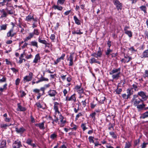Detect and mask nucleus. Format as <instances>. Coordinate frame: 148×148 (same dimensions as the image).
<instances>
[{
    "label": "nucleus",
    "instance_id": "1",
    "mask_svg": "<svg viewBox=\"0 0 148 148\" xmlns=\"http://www.w3.org/2000/svg\"><path fill=\"white\" fill-rule=\"evenodd\" d=\"M121 70L120 68L114 69L110 72V74L112 75V77L113 79L117 80L120 77Z\"/></svg>",
    "mask_w": 148,
    "mask_h": 148
},
{
    "label": "nucleus",
    "instance_id": "2",
    "mask_svg": "<svg viewBox=\"0 0 148 148\" xmlns=\"http://www.w3.org/2000/svg\"><path fill=\"white\" fill-rule=\"evenodd\" d=\"M142 101V100L140 99H139L137 96L134 95L133 98L132 99V102L134 106H137Z\"/></svg>",
    "mask_w": 148,
    "mask_h": 148
},
{
    "label": "nucleus",
    "instance_id": "3",
    "mask_svg": "<svg viewBox=\"0 0 148 148\" xmlns=\"http://www.w3.org/2000/svg\"><path fill=\"white\" fill-rule=\"evenodd\" d=\"M53 104L54 106L53 109L55 111L54 117H56V115H57V114H60L58 110V107L60 104L56 102H54Z\"/></svg>",
    "mask_w": 148,
    "mask_h": 148
},
{
    "label": "nucleus",
    "instance_id": "4",
    "mask_svg": "<svg viewBox=\"0 0 148 148\" xmlns=\"http://www.w3.org/2000/svg\"><path fill=\"white\" fill-rule=\"evenodd\" d=\"M25 20L27 22H30L32 21H33L35 22H37V18H34L33 15L29 14L26 17Z\"/></svg>",
    "mask_w": 148,
    "mask_h": 148
},
{
    "label": "nucleus",
    "instance_id": "5",
    "mask_svg": "<svg viewBox=\"0 0 148 148\" xmlns=\"http://www.w3.org/2000/svg\"><path fill=\"white\" fill-rule=\"evenodd\" d=\"M113 2L116 6V8L118 11L121 10L122 8V4L120 3L119 0H113Z\"/></svg>",
    "mask_w": 148,
    "mask_h": 148
},
{
    "label": "nucleus",
    "instance_id": "6",
    "mask_svg": "<svg viewBox=\"0 0 148 148\" xmlns=\"http://www.w3.org/2000/svg\"><path fill=\"white\" fill-rule=\"evenodd\" d=\"M102 55V52L100 47H99V50L97 53L94 52L91 54V56L96 58L101 57Z\"/></svg>",
    "mask_w": 148,
    "mask_h": 148
},
{
    "label": "nucleus",
    "instance_id": "7",
    "mask_svg": "<svg viewBox=\"0 0 148 148\" xmlns=\"http://www.w3.org/2000/svg\"><path fill=\"white\" fill-rule=\"evenodd\" d=\"M33 73L32 72H29L28 75L24 77L23 80L24 82L25 83L30 81L32 79Z\"/></svg>",
    "mask_w": 148,
    "mask_h": 148
},
{
    "label": "nucleus",
    "instance_id": "8",
    "mask_svg": "<svg viewBox=\"0 0 148 148\" xmlns=\"http://www.w3.org/2000/svg\"><path fill=\"white\" fill-rule=\"evenodd\" d=\"M81 85H76L75 86L74 89L79 94H82L84 93V89L81 87Z\"/></svg>",
    "mask_w": 148,
    "mask_h": 148
},
{
    "label": "nucleus",
    "instance_id": "9",
    "mask_svg": "<svg viewBox=\"0 0 148 148\" xmlns=\"http://www.w3.org/2000/svg\"><path fill=\"white\" fill-rule=\"evenodd\" d=\"M65 101H70L73 103L75 102L76 101L75 94H73L69 97H66L65 98Z\"/></svg>",
    "mask_w": 148,
    "mask_h": 148
},
{
    "label": "nucleus",
    "instance_id": "10",
    "mask_svg": "<svg viewBox=\"0 0 148 148\" xmlns=\"http://www.w3.org/2000/svg\"><path fill=\"white\" fill-rule=\"evenodd\" d=\"M57 94V92L55 90L50 89L48 92V95L50 97H54Z\"/></svg>",
    "mask_w": 148,
    "mask_h": 148
},
{
    "label": "nucleus",
    "instance_id": "11",
    "mask_svg": "<svg viewBox=\"0 0 148 148\" xmlns=\"http://www.w3.org/2000/svg\"><path fill=\"white\" fill-rule=\"evenodd\" d=\"M132 59V58L131 57L126 55V56H125L124 58L122 59L121 61L125 63L128 62Z\"/></svg>",
    "mask_w": 148,
    "mask_h": 148
},
{
    "label": "nucleus",
    "instance_id": "12",
    "mask_svg": "<svg viewBox=\"0 0 148 148\" xmlns=\"http://www.w3.org/2000/svg\"><path fill=\"white\" fill-rule=\"evenodd\" d=\"M59 118L60 119V122L61 123L60 124V126L61 127H63L64 126L65 123H66V120L62 116L61 114H59Z\"/></svg>",
    "mask_w": 148,
    "mask_h": 148
},
{
    "label": "nucleus",
    "instance_id": "13",
    "mask_svg": "<svg viewBox=\"0 0 148 148\" xmlns=\"http://www.w3.org/2000/svg\"><path fill=\"white\" fill-rule=\"evenodd\" d=\"M21 146V145L20 141L18 140L15 141L13 144V148H19Z\"/></svg>",
    "mask_w": 148,
    "mask_h": 148
},
{
    "label": "nucleus",
    "instance_id": "14",
    "mask_svg": "<svg viewBox=\"0 0 148 148\" xmlns=\"http://www.w3.org/2000/svg\"><path fill=\"white\" fill-rule=\"evenodd\" d=\"M28 43L24 41H22L19 42V45L21 46L22 49H23L27 47Z\"/></svg>",
    "mask_w": 148,
    "mask_h": 148
},
{
    "label": "nucleus",
    "instance_id": "15",
    "mask_svg": "<svg viewBox=\"0 0 148 148\" xmlns=\"http://www.w3.org/2000/svg\"><path fill=\"white\" fill-rule=\"evenodd\" d=\"M72 33L73 35L75 34L77 35H81L83 34V32H81V30L79 29H75L74 30H73L72 32Z\"/></svg>",
    "mask_w": 148,
    "mask_h": 148
},
{
    "label": "nucleus",
    "instance_id": "16",
    "mask_svg": "<svg viewBox=\"0 0 148 148\" xmlns=\"http://www.w3.org/2000/svg\"><path fill=\"white\" fill-rule=\"evenodd\" d=\"M16 131L18 133L22 134L25 131V129L23 127H21L19 128H16Z\"/></svg>",
    "mask_w": 148,
    "mask_h": 148
},
{
    "label": "nucleus",
    "instance_id": "17",
    "mask_svg": "<svg viewBox=\"0 0 148 148\" xmlns=\"http://www.w3.org/2000/svg\"><path fill=\"white\" fill-rule=\"evenodd\" d=\"M18 108L17 109L18 111H25L26 110L25 108L22 106L20 103L17 104Z\"/></svg>",
    "mask_w": 148,
    "mask_h": 148
},
{
    "label": "nucleus",
    "instance_id": "18",
    "mask_svg": "<svg viewBox=\"0 0 148 148\" xmlns=\"http://www.w3.org/2000/svg\"><path fill=\"white\" fill-rule=\"evenodd\" d=\"M5 10L7 12L8 14L12 15L14 13V12L13 9L11 8L10 9L8 7L6 8L5 9Z\"/></svg>",
    "mask_w": 148,
    "mask_h": 148
},
{
    "label": "nucleus",
    "instance_id": "19",
    "mask_svg": "<svg viewBox=\"0 0 148 148\" xmlns=\"http://www.w3.org/2000/svg\"><path fill=\"white\" fill-rule=\"evenodd\" d=\"M138 95L141 97L143 99H145L146 98V93L143 91H140L138 92Z\"/></svg>",
    "mask_w": 148,
    "mask_h": 148
},
{
    "label": "nucleus",
    "instance_id": "20",
    "mask_svg": "<svg viewBox=\"0 0 148 148\" xmlns=\"http://www.w3.org/2000/svg\"><path fill=\"white\" fill-rule=\"evenodd\" d=\"M45 87H43L40 88V90L42 91V93L41 94V93H39L38 94V95L37 97V98L38 100L40 97L41 96L45 94Z\"/></svg>",
    "mask_w": 148,
    "mask_h": 148
},
{
    "label": "nucleus",
    "instance_id": "21",
    "mask_svg": "<svg viewBox=\"0 0 148 148\" xmlns=\"http://www.w3.org/2000/svg\"><path fill=\"white\" fill-rule=\"evenodd\" d=\"M40 60V57L39 54H37L35 56V58L33 62L35 63H37Z\"/></svg>",
    "mask_w": 148,
    "mask_h": 148
},
{
    "label": "nucleus",
    "instance_id": "22",
    "mask_svg": "<svg viewBox=\"0 0 148 148\" xmlns=\"http://www.w3.org/2000/svg\"><path fill=\"white\" fill-rule=\"evenodd\" d=\"M73 57L71 55L69 58L67 59V60L69 61V66H72L73 64Z\"/></svg>",
    "mask_w": 148,
    "mask_h": 148
},
{
    "label": "nucleus",
    "instance_id": "23",
    "mask_svg": "<svg viewBox=\"0 0 148 148\" xmlns=\"http://www.w3.org/2000/svg\"><path fill=\"white\" fill-rule=\"evenodd\" d=\"M44 123L45 121H43L41 123L36 124H35V125L36 126L38 127H39V128L41 129L44 130L45 128L44 126Z\"/></svg>",
    "mask_w": 148,
    "mask_h": 148
},
{
    "label": "nucleus",
    "instance_id": "24",
    "mask_svg": "<svg viewBox=\"0 0 148 148\" xmlns=\"http://www.w3.org/2000/svg\"><path fill=\"white\" fill-rule=\"evenodd\" d=\"M5 9H3L0 10L2 14L1 16V18L6 17L8 16V13L5 11Z\"/></svg>",
    "mask_w": 148,
    "mask_h": 148
},
{
    "label": "nucleus",
    "instance_id": "25",
    "mask_svg": "<svg viewBox=\"0 0 148 148\" xmlns=\"http://www.w3.org/2000/svg\"><path fill=\"white\" fill-rule=\"evenodd\" d=\"M127 92L128 97H130V96L133 94V91L132 88H128L127 90Z\"/></svg>",
    "mask_w": 148,
    "mask_h": 148
},
{
    "label": "nucleus",
    "instance_id": "26",
    "mask_svg": "<svg viewBox=\"0 0 148 148\" xmlns=\"http://www.w3.org/2000/svg\"><path fill=\"white\" fill-rule=\"evenodd\" d=\"M33 33H30L29 34V35L27 36L26 38L24 39V41H27L29 40H30L34 36Z\"/></svg>",
    "mask_w": 148,
    "mask_h": 148
},
{
    "label": "nucleus",
    "instance_id": "27",
    "mask_svg": "<svg viewBox=\"0 0 148 148\" xmlns=\"http://www.w3.org/2000/svg\"><path fill=\"white\" fill-rule=\"evenodd\" d=\"M59 5H54L52 6V8L55 10L57 9L60 11H61L63 9V8L61 6H59Z\"/></svg>",
    "mask_w": 148,
    "mask_h": 148
},
{
    "label": "nucleus",
    "instance_id": "28",
    "mask_svg": "<svg viewBox=\"0 0 148 148\" xmlns=\"http://www.w3.org/2000/svg\"><path fill=\"white\" fill-rule=\"evenodd\" d=\"M90 62L91 64H92L93 63H97L99 64H100V62L98 61H97L94 58H91L90 60Z\"/></svg>",
    "mask_w": 148,
    "mask_h": 148
},
{
    "label": "nucleus",
    "instance_id": "29",
    "mask_svg": "<svg viewBox=\"0 0 148 148\" xmlns=\"http://www.w3.org/2000/svg\"><path fill=\"white\" fill-rule=\"evenodd\" d=\"M57 137V135L56 132H54L51 134L50 138L52 140H55Z\"/></svg>",
    "mask_w": 148,
    "mask_h": 148
},
{
    "label": "nucleus",
    "instance_id": "30",
    "mask_svg": "<svg viewBox=\"0 0 148 148\" xmlns=\"http://www.w3.org/2000/svg\"><path fill=\"white\" fill-rule=\"evenodd\" d=\"M31 46L35 47L36 48L38 47V42L35 41H32L30 42L29 44Z\"/></svg>",
    "mask_w": 148,
    "mask_h": 148
},
{
    "label": "nucleus",
    "instance_id": "31",
    "mask_svg": "<svg viewBox=\"0 0 148 148\" xmlns=\"http://www.w3.org/2000/svg\"><path fill=\"white\" fill-rule=\"evenodd\" d=\"M73 18L75 23L77 25H80L81 24L80 21L78 18L76 16H74Z\"/></svg>",
    "mask_w": 148,
    "mask_h": 148
},
{
    "label": "nucleus",
    "instance_id": "32",
    "mask_svg": "<svg viewBox=\"0 0 148 148\" xmlns=\"http://www.w3.org/2000/svg\"><path fill=\"white\" fill-rule=\"evenodd\" d=\"M145 106V105L143 103L141 104L138 105L136 106L137 108L139 110H142Z\"/></svg>",
    "mask_w": 148,
    "mask_h": 148
},
{
    "label": "nucleus",
    "instance_id": "33",
    "mask_svg": "<svg viewBox=\"0 0 148 148\" xmlns=\"http://www.w3.org/2000/svg\"><path fill=\"white\" fill-rule=\"evenodd\" d=\"M140 117L141 118L143 119H144L148 117V111L142 114Z\"/></svg>",
    "mask_w": 148,
    "mask_h": 148
},
{
    "label": "nucleus",
    "instance_id": "34",
    "mask_svg": "<svg viewBox=\"0 0 148 148\" xmlns=\"http://www.w3.org/2000/svg\"><path fill=\"white\" fill-rule=\"evenodd\" d=\"M3 116L5 118L4 119V121L6 122H9L10 121L11 119L10 118L7 117V113L3 115Z\"/></svg>",
    "mask_w": 148,
    "mask_h": 148
},
{
    "label": "nucleus",
    "instance_id": "35",
    "mask_svg": "<svg viewBox=\"0 0 148 148\" xmlns=\"http://www.w3.org/2000/svg\"><path fill=\"white\" fill-rule=\"evenodd\" d=\"M38 41L39 42L44 45L46 43V40H41L40 36L38 38Z\"/></svg>",
    "mask_w": 148,
    "mask_h": 148
},
{
    "label": "nucleus",
    "instance_id": "36",
    "mask_svg": "<svg viewBox=\"0 0 148 148\" xmlns=\"http://www.w3.org/2000/svg\"><path fill=\"white\" fill-rule=\"evenodd\" d=\"M143 57H148V49L145 51L143 53Z\"/></svg>",
    "mask_w": 148,
    "mask_h": 148
},
{
    "label": "nucleus",
    "instance_id": "37",
    "mask_svg": "<svg viewBox=\"0 0 148 148\" xmlns=\"http://www.w3.org/2000/svg\"><path fill=\"white\" fill-rule=\"evenodd\" d=\"M109 134L113 138L115 139L117 138V136L115 134V133L114 132H109Z\"/></svg>",
    "mask_w": 148,
    "mask_h": 148
},
{
    "label": "nucleus",
    "instance_id": "38",
    "mask_svg": "<svg viewBox=\"0 0 148 148\" xmlns=\"http://www.w3.org/2000/svg\"><path fill=\"white\" fill-rule=\"evenodd\" d=\"M13 32V29H11L7 33V36L8 37L11 36Z\"/></svg>",
    "mask_w": 148,
    "mask_h": 148
},
{
    "label": "nucleus",
    "instance_id": "39",
    "mask_svg": "<svg viewBox=\"0 0 148 148\" xmlns=\"http://www.w3.org/2000/svg\"><path fill=\"white\" fill-rule=\"evenodd\" d=\"M7 84H5L3 86V88L1 87L0 88V91H1V92H2L7 89Z\"/></svg>",
    "mask_w": 148,
    "mask_h": 148
},
{
    "label": "nucleus",
    "instance_id": "40",
    "mask_svg": "<svg viewBox=\"0 0 148 148\" xmlns=\"http://www.w3.org/2000/svg\"><path fill=\"white\" fill-rule=\"evenodd\" d=\"M65 0H58L57 4L58 5H62L64 3Z\"/></svg>",
    "mask_w": 148,
    "mask_h": 148
},
{
    "label": "nucleus",
    "instance_id": "41",
    "mask_svg": "<svg viewBox=\"0 0 148 148\" xmlns=\"http://www.w3.org/2000/svg\"><path fill=\"white\" fill-rule=\"evenodd\" d=\"M96 115V113L95 112H93L91 114H90V116L93 119V121H95V116Z\"/></svg>",
    "mask_w": 148,
    "mask_h": 148
},
{
    "label": "nucleus",
    "instance_id": "42",
    "mask_svg": "<svg viewBox=\"0 0 148 148\" xmlns=\"http://www.w3.org/2000/svg\"><path fill=\"white\" fill-rule=\"evenodd\" d=\"M124 32L126 34H127L129 37H131L132 36V33L130 31L128 30Z\"/></svg>",
    "mask_w": 148,
    "mask_h": 148
},
{
    "label": "nucleus",
    "instance_id": "43",
    "mask_svg": "<svg viewBox=\"0 0 148 148\" xmlns=\"http://www.w3.org/2000/svg\"><path fill=\"white\" fill-rule=\"evenodd\" d=\"M112 50L110 49L109 48H108L107 49L106 51V54L107 56H108L110 53L112 52Z\"/></svg>",
    "mask_w": 148,
    "mask_h": 148
},
{
    "label": "nucleus",
    "instance_id": "44",
    "mask_svg": "<svg viewBox=\"0 0 148 148\" xmlns=\"http://www.w3.org/2000/svg\"><path fill=\"white\" fill-rule=\"evenodd\" d=\"M71 126L72 127L71 129L73 130H75L77 128V126L73 124V123H71Z\"/></svg>",
    "mask_w": 148,
    "mask_h": 148
},
{
    "label": "nucleus",
    "instance_id": "45",
    "mask_svg": "<svg viewBox=\"0 0 148 148\" xmlns=\"http://www.w3.org/2000/svg\"><path fill=\"white\" fill-rule=\"evenodd\" d=\"M86 123H82L81 125V127L82 128L83 130L84 131L85 130L87 129V127H86Z\"/></svg>",
    "mask_w": 148,
    "mask_h": 148
},
{
    "label": "nucleus",
    "instance_id": "46",
    "mask_svg": "<svg viewBox=\"0 0 148 148\" xmlns=\"http://www.w3.org/2000/svg\"><path fill=\"white\" fill-rule=\"evenodd\" d=\"M131 143L128 142L126 143L124 148H129L131 146Z\"/></svg>",
    "mask_w": 148,
    "mask_h": 148
},
{
    "label": "nucleus",
    "instance_id": "47",
    "mask_svg": "<svg viewBox=\"0 0 148 148\" xmlns=\"http://www.w3.org/2000/svg\"><path fill=\"white\" fill-rule=\"evenodd\" d=\"M140 8L142 11H144L145 13H147L146 7L145 6H142L140 7Z\"/></svg>",
    "mask_w": 148,
    "mask_h": 148
},
{
    "label": "nucleus",
    "instance_id": "48",
    "mask_svg": "<svg viewBox=\"0 0 148 148\" xmlns=\"http://www.w3.org/2000/svg\"><path fill=\"white\" fill-rule=\"evenodd\" d=\"M122 91V89L121 88H118L115 90V91L116 93L118 94H119Z\"/></svg>",
    "mask_w": 148,
    "mask_h": 148
},
{
    "label": "nucleus",
    "instance_id": "49",
    "mask_svg": "<svg viewBox=\"0 0 148 148\" xmlns=\"http://www.w3.org/2000/svg\"><path fill=\"white\" fill-rule=\"evenodd\" d=\"M0 30H5L7 28V25H2L1 27Z\"/></svg>",
    "mask_w": 148,
    "mask_h": 148
},
{
    "label": "nucleus",
    "instance_id": "50",
    "mask_svg": "<svg viewBox=\"0 0 148 148\" xmlns=\"http://www.w3.org/2000/svg\"><path fill=\"white\" fill-rule=\"evenodd\" d=\"M40 79L41 82L43 81H49V79L48 78H45L43 77L42 76L40 77Z\"/></svg>",
    "mask_w": 148,
    "mask_h": 148
},
{
    "label": "nucleus",
    "instance_id": "51",
    "mask_svg": "<svg viewBox=\"0 0 148 148\" xmlns=\"http://www.w3.org/2000/svg\"><path fill=\"white\" fill-rule=\"evenodd\" d=\"M83 116V114L81 112H80L78 114H77L75 117V120H78V119L79 117L81 116Z\"/></svg>",
    "mask_w": 148,
    "mask_h": 148
},
{
    "label": "nucleus",
    "instance_id": "52",
    "mask_svg": "<svg viewBox=\"0 0 148 148\" xmlns=\"http://www.w3.org/2000/svg\"><path fill=\"white\" fill-rule=\"evenodd\" d=\"M143 77L144 78L148 77V71L147 70L145 71L144 74L143 75Z\"/></svg>",
    "mask_w": 148,
    "mask_h": 148
},
{
    "label": "nucleus",
    "instance_id": "53",
    "mask_svg": "<svg viewBox=\"0 0 148 148\" xmlns=\"http://www.w3.org/2000/svg\"><path fill=\"white\" fill-rule=\"evenodd\" d=\"M94 137L92 136H90L88 138L89 141L90 143H94V141L93 140Z\"/></svg>",
    "mask_w": 148,
    "mask_h": 148
},
{
    "label": "nucleus",
    "instance_id": "54",
    "mask_svg": "<svg viewBox=\"0 0 148 148\" xmlns=\"http://www.w3.org/2000/svg\"><path fill=\"white\" fill-rule=\"evenodd\" d=\"M33 33L34 35H38L39 34V32H38V30L37 29H34Z\"/></svg>",
    "mask_w": 148,
    "mask_h": 148
},
{
    "label": "nucleus",
    "instance_id": "55",
    "mask_svg": "<svg viewBox=\"0 0 148 148\" xmlns=\"http://www.w3.org/2000/svg\"><path fill=\"white\" fill-rule=\"evenodd\" d=\"M9 126V125H8L7 124H1L0 125V127H1L4 128L6 129L7 127Z\"/></svg>",
    "mask_w": 148,
    "mask_h": 148
},
{
    "label": "nucleus",
    "instance_id": "56",
    "mask_svg": "<svg viewBox=\"0 0 148 148\" xmlns=\"http://www.w3.org/2000/svg\"><path fill=\"white\" fill-rule=\"evenodd\" d=\"M63 92L64 94V96L65 97H67L66 96V95L67 94L68 92L66 89H64L63 90Z\"/></svg>",
    "mask_w": 148,
    "mask_h": 148
},
{
    "label": "nucleus",
    "instance_id": "57",
    "mask_svg": "<svg viewBox=\"0 0 148 148\" xmlns=\"http://www.w3.org/2000/svg\"><path fill=\"white\" fill-rule=\"evenodd\" d=\"M105 100V98L104 97H102L100 99L99 101V102L101 103H103Z\"/></svg>",
    "mask_w": 148,
    "mask_h": 148
},
{
    "label": "nucleus",
    "instance_id": "58",
    "mask_svg": "<svg viewBox=\"0 0 148 148\" xmlns=\"http://www.w3.org/2000/svg\"><path fill=\"white\" fill-rule=\"evenodd\" d=\"M122 97L123 98L125 99H127L129 97H128L127 95H126V94H123L122 95Z\"/></svg>",
    "mask_w": 148,
    "mask_h": 148
},
{
    "label": "nucleus",
    "instance_id": "59",
    "mask_svg": "<svg viewBox=\"0 0 148 148\" xmlns=\"http://www.w3.org/2000/svg\"><path fill=\"white\" fill-rule=\"evenodd\" d=\"M86 99H85L84 100L82 101L81 102L82 105L84 107H85L86 106Z\"/></svg>",
    "mask_w": 148,
    "mask_h": 148
},
{
    "label": "nucleus",
    "instance_id": "60",
    "mask_svg": "<svg viewBox=\"0 0 148 148\" xmlns=\"http://www.w3.org/2000/svg\"><path fill=\"white\" fill-rule=\"evenodd\" d=\"M50 39L52 40V41L54 42L55 38V36L54 34H52L50 37Z\"/></svg>",
    "mask_w": 148,
    "mask_h": 148
},
{
    "label": "nucleus",
    "instance_id": "61",
    "mask_svg": "<svg viewBox=\"0 0 148 148\" xmlns=\"http://www.w3.org/2000/svg\"><path fill=\"white\" fill-rule=\"evenodd\" d=\"M40 89H35L33 90V91L35 93H37L38 94L40 93Z\"/></svg>",
    "mask_w": 148,
    "mask_h": 148
},
{
    "label": "nucleus",
    "instance_id": "62",
    "mask_svg": "<svg viewBox=\"0 0 148 148\" xmlns=\"http://www.w3.org/2000/svg\"><path fill=\"white\" fill-rule=\"evenodd\" d=\"M25 56H26V58L27 59L30 58H32V56L31 54H30L29 55H28L27 53V54L26 55H25Z\"/></svg>",
    "mask_w": 148,
    "mask_h": 148
},
{
    "label": "nucleus",
    "instance_id": "63",
    "mask_svg": "<svg viewBox=\"0 0 148 148\" xmlns=\"http://www.w3.org/2000/svg\"><path fill=\"white\" fill-rule=\"evenodd\" d=\"M6 78L5 77H3L2 79H0V83L4 82L6 81Z\"/></svg>",
    "mask_w": 148,
    "mask_h": 148
},
{
    "label": "nucleus",
    "instance_id": "64",
    "mask_svg": "<svg viewBox=\"0 0 148 148\" xmlns=\"http://www.w3.org/2000/svg\"><path fill=\"white\" fill-rule=\"evenodd\" d=\"M46 47H50L52 46V45L51 43H47L46 42V43L45 45Z\"/></svg>",
    "mask_w": 148,
    "mask_h": 148
}]
</instances>
